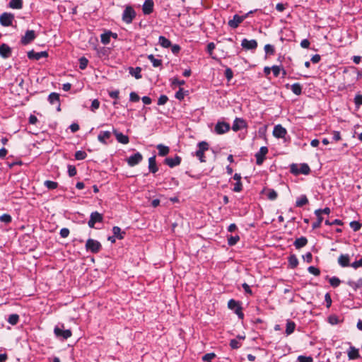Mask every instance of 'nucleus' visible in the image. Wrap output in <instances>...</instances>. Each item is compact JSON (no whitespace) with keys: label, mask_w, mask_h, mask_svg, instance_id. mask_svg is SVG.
<instances>
[{"label":"nucleus","mask_w":362,"mask_h":362,"mask_svg":"<svg viewBox=\"0 0 362 362\" xmlns=\"http://www.w3.org/2000/svg\"><path fill=\"white\" fill-rule=\"evenodd\" d=\"M264 51L267 54L272 55L275 52L274 47L272 45L267 44L264 46Z\"/></svg>","instance_id":"8fccbe9b"},{"label":"nucleus","mask_w":362,"mask_h":362,"mask_svg":"<svg viewBox=\"0 0 362 362\" xmlns=\"http://www.w3.org/2000/svg\"><path fill=\"white\" fill-rule=\"evenodd\" d=\"M308 203V199L307 197L304 194L300 196L297 198L296 202V206L297 207H302L303 206L307 204Z\"/></svg>","instance_id":"cd10ccee"},{"label":"nucleus","mask_w":362,"mask_h":362,"mask_svg":"<svg viewBox=\"0 0 362 362\" xmlns=\"http://www.w3.org/2000/svg\"><path fill=\"white\" fill-rule=\"evenodd\" d=\"M295 328H296L295 322L291 320H287L286 327V334L287 335L291 334L294 332Z\"/></svg>","instance_id":"c85d7f7f"},{"label":"nucleus","mask_w":362,"mask_h":362,"mask_svg":"<svg viewBox=\"0 0 362 362\" xmlns=\"http://www.w3.org/2000/svg\"><path fill=\"white\" fill-rule=\"evenodd\" d=\"M300 174L308 175L310 172V168L306 163H302L299 165Z\"/></svg>","instance_id":"4c0bfd02"},{"label":"nucleus","mask_w":362,"mask_h":362,"mask_svg":"<svg viewBox=\"0 0 362 362\" xmlns=\"http://www.w3.org/2000/svg\"><path fill=\"white\" fill-rule=\"evenodd\" d=\"M328 322L331 325H337L339 322V320L337 315H332L328 317Z\"/></svg>","instance_id":"3c124183"},{"label":"nucleus","mask_w":362,"mask_h":362,"mask_svg":"<svg viewBox=\"0 0 362 362\" xmlns=\"http://www.w3.org/2000/svg\"><path fill=\"white\" fill-rule=\"evenodd\" d=\"M156 148L158 151V155L160 156H165L170 152V148L161 144H158Z\"/></svg>","instance_id":"a878e982"},{"label":"nucleus","mask_w":362,"mask_h":362,"mask_svg":"<svg viewBox=\"0 0 362 362\" xmlns=\"http://www.w3.org/2000/svg\"><path fill=\"white\" fill-rule=\"evenodd\" d=\"M288 264L291 268L294 269L296 268L298 264V258L295 255H291L288 257Z\"/></svg>","instance_id":"c9c22d12"},{"label":"nucleus","mask_w":362,"mask_h":362,"mask_svg":"<svg viewBox=\"0 0 362 362\" xmlns=\"http://www.w3.org/2000/svg\"><path fill=\"white\" fill-rule=\"evenodd\" d=\"M142 155L137 152L128 158L127 163L129 166H134L139 164L142 160Z\"/></svg>","instance_id":"2eb2a0df"},{"label":"nucleus","mask_w":362,"mask_h":362,"mask_svg":"<svg viewBox=\"0 0 362 362\" xmlns=\"http://www.w3.org/2000/svg\"><path fill=\"white\" fill-rule=\"evenodd\" d=\"M354 103L357 107L362 105V95L358 94L354 98Z\"/></svg>","instance_id":"052dcab7"},{"label":"nucleus","mask_w":362,"mask_h":362,"mask_svg":"<svg viewBox=\"0 0 362 362\" xmlns=\"http://www.w3.org/2000/svg\"><path fill=\"white\" fill-rule=\"evenodd\" d=\"M54 333L57 337L62 338V339H67L71 336V331L70 329H64V325L62 327L56 326L54 329Z\"/></svg>","instance_id":"423d86ee"},{"label":"nucleus","mask_w":362,"mask_h":362,"mask_svg":"<svg viewBox=\"0 0 362 362\" xmlns=\"http://www.w3.org/2000/svg\"><path fill=\"white\" fill-rule=\"evenodd\" d=\"M287 134L286 129L281 124H277L274 127L273 135L278 139H283Z\"/></svg>","instance_id":"4468645a"},{"label":"nucleus","mask_w":362,"mask_h":362,"mask_svg":"<svg viewBox=\"0 0 362 362\" xmlns=\"http://www.w3.org/2000/svg\"><path fill=\"white\" fill-rule=\"evenodd\" d=\"M198 150L195 152V156L200 162H205L204 152L209 150V144L206 141L199 142L197 144Z\"/></svg>","instance_id":"7ed1b4c3"},{"label":"nucleus","mask_w":362,"mask_h":362,"mask_svg":"<svg viewBox=\"0 0 362 362\" xmlns=\"http://www.w3.org/2000/svg\"><path fill=\"white\" fill-rule=\"evenodd\" d=\"M185 95V93L182 88H180L179 90L177 91L175 93V98L180 100H182V99H184Z\"/></svg>","instance_id":"680f3d73"},{"label":"nucleus","mask_w":362,"mask_h":362,"mask_svg":"<svg viewBox=\"0 0 362 362\" xmlns=\"http://www.w3.org/2000/svg\"><path fill=\"white\" fill-rule=\"evenodd\" d=\"M11 49L6 44H1L0 45V56L4 59L8 58L11 55Z\"/></svg>","instance_id":"412c9836"},{"label":"nucleus","mask_w":362,"mask_h":362,"mask_svg":"<svg viewBox=\"0 0 362 362\" xmlns=\"http://www.w3.org/2000/svg\"><path fill=\"white\" fill-rule=\"evenodd\" d=\"M230 127L229 123L218 121L215 125L214 132L217 134H223L228 132L230 130Z\"/></svg>","instance_id":"1a4fd4ad"},{"label":"nucleus","mask_w":362,"mask_h":362,"mask_svg":"<svg viewBox=\"0 0 362 362\" xmlns=\"http://www.w3.org/2000/svg\"><path fill=\"white\" fill-rule=\"evenodd\" d=\"M47 56L48 54L47 52H35L33 50H31L28 52V57L30 59L38 60L42 57H47Z\"/></svg>","instance_id":"aec40b11"},{"label":"nucleus","mask_w":362,"mask_h":362,"mask_svg":"<svg viewBox=\"0 0 362 362\" xmlns=\"http://www.w3.org/2000/svg\"><path fill=\"white\" fill-rule=\"evenodd\" d=\"M241 46L246 50H255L257 47V42L255 40H247L244 38L241 42Z\"/></svg>","instance_id":"ddd939ff"},{"label":"nucleus","mask_w":362,"mask_h":362,"mask_svg":"<svg viewBox=\"0 0 362 362\" xmlns=\"http://www.w3.org/2000/svg\"><path fill=\"white\" fill-rule=\"evenodd\" d=\"M182 158L179 156H175L174 158H166L164 160V163L168 165L170 168H174L180 164Z\"/></svg>","instance_id":"dca6fc26"},{"label":"nucleus","mask_w":362,"mask_h":362,"mask_svg":"<svg viewBox=\"0 0 362 362\" xmlns=\"http://www.w3.org/2000/svg\"><path fill=\"white\" fill-rule=\"evenodd\" d=\"M350 227L353 229L354 231L356 232L361 228L362 224L358 221H354L350 223Z\"/></svg>","instance_id":"37998d69"},{"label":"nucleus","mask_w":362,"mask_h":362,"mask_svg":"<svg viewBox=\"0 0 362 362\" xmlns=\"http://www.w3.org/2000/svg\"><path fill=\"white\" fill-rule=\"evenodd\" d=\"M215 357L216 354L214 353H209L203 356L202 360L204 361L211 362V360L214 359Z\"/></svg>","instance_id":"603ef678"},{"label":"nucleus","mask_w":362,"mask_h":362,"mask_svg":"<svg viewBox=\"0 0 362 362\" xmlns=\"http://www.w3.org/2000/svg\"><path fill=\"white\" fill-rule=\"evenodd\" d=\"M141 69L140 67H136V68H132L131 67L129 69V74L134 76L136 79H139L142 77L141 74Z\"/></svg>","instance_id":"7c9ffc66"},{"label":"nucleus","mask_w":362,"mask_h":362,"mask_svg":"<svg viewBox=\"0 0 362 362\" xmlns=\"http://www.w3.org/2000/svg\"><path fill=\"white\" fill-rule=\"evenodd\" d=\"M11 220V216L7 214H4L0 216V221L6 223H10Z\"/></svg>","instance_id":"5fc2aeb1"},{"label":"nucleus","mask_w":362,"mask_h":362,"mask_svg":"<svg viewBox=\"0 0 362 362\" xmlns=\"http://www.w3.org/2000/svg\"><path fill=\"white\" fill-rule=\"evenodd\" d=\"M74 156H75L76 160H81L86 158L87 153L83 151H77L75 153Z\"/></svg>","instance_id":"79ce46f5"},{"label":"nucleus","mask_w":362,"mask_h":362,"mask_svg":"<svg viewBox=\"0 0 362 362\" xmlns=\"http://www.w3.org/2000/svg\"><path fill=\"white\" fill-rule=\"evenodd\" d=\"M349 358L354 359L358 356V351L354 348H351V350L348 353Z\"/></svg>","instance_id":"09e8293b"},{"label":"nucleus","mask_w":362,"mask_h":362,"mask_svg":"<svg viewBox=\"0 0 362 362\" xmlns=\"http://www.w3.org/2000/svg\"><path fill=\"white\" fill-rule=\"evenodd\" d=\"M243 189V185L241 182H236L234 184V187L233 190L235 192H240Z\"/></svg>","instance_id":"69168bd1"},{"label":"nucleus","mask_w":362,"mask_h":362,"mask_svg":"<svg viewBox=\"0 0 362 362\" xmlns=\"http://www.w3.org/2000/svg\"><path fill=\"white\" fill-rule=\"evenodd\" d=\"M36 37V35L34 30H28L25 32V35L22 36L21 39V43L23 45H26L33 42Z\"/></svg>","instance_id":"9b49d317"},{"label":"nucleus","mask_w":362,"mask_h":362,"mask_svg":"<svg viewBox=\"0 0 362 362\" xmlns=\"http://www.w3.org/2000/svg\"><path fill=\"white\" fill-rule=\"evenodd\" d=\"M168 98L166 95H161L158 100V105H163L168 102Z\"/></svg>","instance_id":"13d9d810"},{"label":"nucleus","mask_w":362,"mask_h":362,"mask_svg":"<svg viewBox=\"0 0 362 362\" xmlns=\"http://www.w3.org/2000/svg\"><path fill=\"white\" fill-rule=\"evenodd\" d=\"M102 245L96 240L89 238L87 240L86 243V249L88 252L92 253H98L100 251Z\"/></svg>","instance_id":"f257e3e1"},{"label":"nucleus","mask_w":362,"mask_h":362,"mask_svg":"<svg viewBox=\"0 0 362 362\" xmlns=\"http://www.w3.org/2000/svg\"><path fill=\"white\" fill-rule=\"evenodd\" d=\"M350 267H353L355 269L359 267H362V257L359 260L355 261L352 264H351Z\"/></svg>","instance_id":"338daca9"},{"label":"nucleus","mask_w":362,"mask_h":362,"mask_svg":"<svg viewBox=\"0 0 362 362\" xmlns=\"http://www.w3.org/2000/svg\"><path fill=\"white\" fill-rule=\"evenodd\" d=\"M298 360L299 362H312L313 358L310 356L306 357L303 356H299L298 357Z\"/></svg>","instance_id":"774afa93"},{"label":"nucleus","mask_w":362,"mask_h":362,"mask_svg":"<svg viewBox=\"0 0 362 362\" xmlns=\"http://www.w3.org/2000/svg\"><path fill=\"white\" fill-rule=\"evenodd\" d=\"M308 271L309 273L315 275V276H319L320 274V271L318 268H316L313 266H310L308 268Z\"/></svg>","instance_id":"4d7b16f0"},{"label":"nucleus","mask_w":362,"mask_h":362,"mask_svg":"<svg viewBox=\"0 0 362 362\" xmlns=\"http://www.w3.org/2000/svg\"><path fill=\"white\" fill-rule=\"evenodd\" d=\"M112 36L114 38H117V35L116 33H112L111 31L106 32L103 33L100 35L101 42L104 45H107L110 42V37Z\"/></svg>","instance_id":"4be33fe9"},{"label":"nucleus","mask_w":362,"mask_h":362,"mask_svg":"<svg viewBox=\"0 0 362 362\" xmlns=\"http://www.w3.org/2000/svg\"><path fill=\"white\" fill-rule=\"evenodd\" d=\"M19 320V315L17 314H11L8 316V322L12 325H16Z\"/></svg>","instance_id":"58836bf2"},{"label":"nucleus","mask_w":362,"mask_h":362,"mask_svg":"<svg viewBox=\"0 0 362 362\" xmlns=\"http://www.w3.org/2000/svg\"><path fill=\"white\" fill-rule=\"evenodd\" d=\"M153 0H146L143 4L142 11L145 15L151 14L153 11Z\"/></svg>","instance_id":"6ab92c4d"},{"label":"nucleus","mask_w":362,"mask_h":362,"mask_svg":"<svg viewBox=\"0 0 362 362\" xmlns=\"http://www.w3.org/2000/svg\"><path fill=\"white\" fill-rule=\"evenodd\" d=\"M330 212H331L330 209L329 207H325L323 209H316L315 211V215L320 214L321 216L322 214H327L328 215V214H330Z\"/></svg>","instance_id":"864d4df0"},{"label":"nucleus","mask_w":362,"mask_h":362,"mask_svg":"<svg viewBox=\"0 0 362 362\" xmlns=\"http://www.w3.org/2000/svg\"><path fill=\"white\" fill-rule=\"evenodd\" d=\"M14 20V15L4 12L0 15V23L3 26L8 27L12 25Z\"/></svg>","instance_id":"6e6552de"},{"label":"nucleus","mask_w":362,"mask_h":362,"mask_svg":"<svg viewBox=\"0 0 362 362\" xmlns=\"http://www.w3.org/2000/svg\"><path fill=\"white\" fill-rule=\"evenodd\" d=\"M112 133L115 134L116 139L119 143L122 144H127L129 141V137L127 135L123 134L121 132H117L113 128Z\"/></svg>","instance_id":"a211bd4d"},{"label":"nucleus","mask_w":362,"mask_h":362,"mask_svg":"<svg viewBox=\"0 0 362 362\" xmlns=\"http://www.w3.org/2000/svg\"><path fill=\"white\" fill-rule=\"evenodd\" d=\"M348 285L351 286L354 290H356L362 286V278H360L356 281H349Z\"/></svg>","instance_id":"473e14b6"},{"label":"nucleus","mask_w":362,"mask_h":362,"mask_svg":"<svg viewBox=\"0 0 362 362\" xmlns=\"http://www.w3.org/2000/svg\"><path fill=\"white\" fill-rule=\"evenodd\" d=\"M48 100L51 104L59 102V95L57 93H52L48 96Z\"/></svg>","instance_id":"e433bc0d"},{"label":"nucleus","mask_w":362,"mask_h":362,"mask_svg":"<svg viewBox=\"0 0 362 362\" xmlns=\"http://www.w3.org/2000/svg\"><path fill=\"white\" fill-rule=\"evenodd\" d=\"M100 107V102L98 99H95L92 101L91 105H90V110L92 112H95L96 110H98Z\"/></svg>","instance_id":"6e6d98bb"},{"label":"nucleus","mask_w":362,"mask_h":362,"mask_svg":"<svg viewBox=\"0 0 362 362\" xmlns=\"http://www.w3.org/2000/svg\"><path fill=\"white\" fill-rule=\"evenodd\" d=\"M68 173L70 177H73L76 175V168L74 165H68Z\"/></svg>","instance_id":"bf43d9fd"},{"label":"nucleus","mask_w":362,"mask_h":362,"mask_svg":"<svg viewBox=\"0 0 362 362\" xmlns=\"http://www.w3.org/2000/svg\"><path fill=\"white\" fill-rule=\"evenodd\" d=\"M291 90L295 95H300L302 93V86L298 83H293L291 85Z\"/></svg>","instance_id":"72a5a7b5"},{"label":"nucleus","mask_w":362,"mask_h":362,"mask_svg":"<svg viewBox=\"0 0 362 362\" xmlns=\"http://www.w3.org/2000/svg\"><path fill=\"white\" fill-rule=\"evenodd\" d=\"M329 281L330 285L334 288L339 286L341 282L339 279L336 276L330 278Z\"/></svg>","instance_id":"de8ad7c7"},{"label":"nucleus","mask_w":362,"mask_h":362,"mask_svg":"<svg viewBox=\"0 0 362 362\" xmlns=\"http://www.w3.org/2000/svg\"><path fill=\"white\" fill-rule=\"evenodd\" d=\"M103 221V216L98 211H93L90 215V219L88 222V225L90 228H95L96 223H102Z\"/></svg>","instance_id":"0eeeda50"},{"label":"nucleus","mask_w":362,"mask_h":362,"mask_svg":"<svg viewBox=\"0 0 362 362\" xmlns=\"http://www.w3.org/2000/svg\"><path fill=\"white\" fill-rule=\"evenodd\" d=\"M316 216L317 218V221L313 223V224H312V228L313 229L320 228L321 226V223L322 222V220H323V218L320 214L316 215Z\"/></svg>","instance_id":"a18cd8bd"},{"label":"nucleus","mask_w":362,"mask_h":362,"mask_svg":"<svg viewBox=\"0 0 362 362\" xmlns=\"http://www.w3.org/2000/svg\"><path fill=\"white\" fill-rule=\"evenodd\" d=\"M291 173L294 174V175H299L300 174V172H299V165H297V164H292L291 165Z\"/></svg>","instance_id":"e2e57ef3"},{"label":"nucleus","mask_w":362,"mask_h":362,"mask_svg":"<svg viewBox=\"0 0 362 362\" xmlns=\"http://www.w3.org/2000/svg\"><path fill=\"white\" fill-rule=\"evenodd\" d=\"M267 197L270 200H274L277 197V192L274 189H270L267 194Z\"/></svg>","instance_id":"0e129e2a"},{"label":"nucleus","mask_w":362,"mask_h":362,"mask_svg":"<svg viewBox=\"0 0 362 362\" xmlns=\"http://www.w3.org/2000/svg\"><path fill=\"white\" fill-rule=\"evenodd\" d=\"M241 343L236 339H233L230 341V346L233 349H239L241 346Z\"/></svg>","instance_id":"49530a36"},{"label":"nucleus","mask_w":362,"mask_h":362,"mask_svg":"<svg viewBox=\"0 0 362 362\" xmlns=\"http://www.w3.org/2000/svg\"><path fill=\"white\" fill-rule=\"evenodd\" d=\"M136 15V12L132 6H126L122 13V21L127 24H129L135 18Z\"/></svg>","instance_id":"f03ea898"},{"label":"nucleus","mask_w":362,"mask_h":362,"mask_svg":"<svg viewBox=\"0 0 362 362\" xmlns=\"http://www.w3.org/2000/svg\"><path fill=\"white\" fill-rule=\"evenodd\" d=\"M268 153V148L266 146H262L260 148L259 151L255 153L256 158V163L258 165H260L264 162L265 158V156Z\"/></svg>","instance_id":"f8f14e48"},{"label":"nucleus","mask_w":362,"mask_h":362,"mask_svg":"<svg viewBox=\"0 0 362 362\" xmlns=\"http://www.w3.org/2000/svg\"><path fill=\"white\" fill-rule=\"evenodd\" d=\"M228 307L230 310H233L240 319H243L244 314L242 312V308L239 302L233 299H230L228 303Z\"/></svg>","instance_id":"39448f33"},{"label":"nucleus","mask_w":362,"mask_h":362,"mask_svg":"<svg viewBox=\"0 0 362 362\" xmlns=\"http://www.w3.org/2000/svg\"><path fill=\"white\" fill-rule=\"evenodd\" d=\"M308 243V240L305 237H300L299 238H296L293 243V245L296 249H300L305 246Z\"/></svg>","instance_id":"393cba45"},{"label":"nucleus","mask_w":362,"mask_h":362,"mask_svg":"<svg viewBox=\"0 0 362 362\" xmlns=\"http://www.w3.org/2000/svg\"><path fill=\"white\" fill-rule=\"evenodd\" d=\"M113 235L119 240H122L125 235L124 231H122L121 228L118 226H114L112 228Z\"/></svg>","instance_id":"bb28decb"},{"label":"nucleus","mask_w":362,"mask_h":362,"mask_svg":"<svg viewBox=\"0 0 362 362\" xmlns=\"http://www.w3.org/2000/svg\"><path fill=\"white\" fill-rule=\"evenodd\" d=\"M9 6L14 9H20L23 7L22 0H11L9 2Z\"/></svg>","instance_id":"f704fd0d"},{"label":"nucleus","mask_w":362,"mask_h":362,"mask_svg":"<svg viewBox=\"0 0 362 362\" xmlns=\"http://www.w3.org/2000/svg\"><path fill=\"white\" fill-rule=\"evenodd\" d=\"M247 127V122L240 117H235L232 125V130L233 132H238L240 129H245Z\"/></svg>","instance_id":"9d476101"},{"label":"nucleus","mask_w":362,"mask_h":362,"mask_svg":"<svg viewBox=\"0 0 362 362\" xmlns=\"http://www.w3.org/2000/svg\"><path fill=\"white\" fill-rule=\"evenodd\" d=\"M252 13L253 11H250L243 16H239L238 14H235L233 16V19L228 21V24L230 28H236L246 18L249 16V15H250Z\"/></svg>","instance_id":"20e7f679"},{"label":"nucleus","mask_w":362,"mask_h":362,"mask_svg":"<svg viewBox=\"0 0 362 362\" xmlns=\"http://www.w3.org/2000/svg\"><path fill=\"white\" fill-rule=\"evenodd\" d=\"M112 132L110 131H101L98 136V140L99 142H100L103 144L107 145V140L111 137Z\"/></svg>","instance_id":"f3484780"},{"label":"nucleus","mask_w":362,"mask_h":362,"mask_svg":"<svg viewBox=\"0 0 362 362\" xmlns=\"http://www.w3.org/2000/svg\"><path fill=\"white\" fill-rule=\"evenodd\" d=\"M148 170L152 173H156L158 170L155 156L148 158Z\"/></svg>","instance_id":"b1692460"},{"label":"nucleus","mask_w":362,"mask_h":362,"mask_svg":"<svg viewBox=\"0 0 362 362\" xmlns=\"http://www.w3.org/2000/svg\"><path fill=\"white\" fill-rule=\"evenodd\" d=\"M338 263L342 267H349L350 257L349 255H341L338 258Z\"/></svg>","instance_id":"5701e85b"},{"label":"nucleus","mask_w":362,"mask_h":362,"mask_svg":"<svg viewBox=\"0 0 362 362\" xmlns=\"http://www.w3.org/2000/svg\"><path fill=\"white\" fill-rule=\"evenodd\" d=\"M240 240V237L238 235L230 236L228 238V244L230 246L235 245Z\"/></svg>","instance_id":"c03bdc74"},{"label":"nucleus","mask_w":362,"mask_h":362,"mask_svg":"<svg viewBox=\"0 0 362 362\" xmlns=\"http://www.w3.org/2000/svg\"><path fill=\"white\" fill-rule=\"evenodd\" d=\"M147 58L151 61L153 67H159L162 65V60L160 59L155 58L153 54H149Z\"/></svg>","instance_id":"c756f323"},{"label":"nucleus","mask_w":362,"mask_h":362,"mask_svg":"<svg viewBox=\"0 0 362 362\" xmlns=\"http://www.w3.org/2000/svg\"><path fill=\"white\" fill-rule=\"evenodd\" d=\"M78 61H79V68L81 70H84L87 67L88 64V59H86L85 57H81Z\"/></svg>","instance_id":"a19ab883"},{"label":"nucleus","mask_w":362,"mask_h":362,"mask_svg":"<svg viewBox=\"0 0 362 362\" xmlns=\"http://www.w3.org/2000/svg\"><path fill=\"white\" fill-rule=\"evenodd\" d=\"M158 42L164 48H168L171 46V42L164 36H160Z\"/></svg>","instance_id":"2f4dec72"},{"label":"nucleus","mask_w":362,"mask_h":362,"mask_svg":"<svg viewBox=\"0 0 362 362\" xmlns=\"http://www.w3.org/2000/svg\"><path fill=\"white\" fill-rule=\"evenodd\" d=\"M45 186L49 189H54L58 187V183L57 182L46 180L44 182Z\"/></svg>","instance_id":"ea45409f"}]
</instances>
